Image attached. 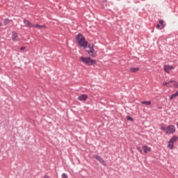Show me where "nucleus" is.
Listing matches in <instances>:
<instances>
[{
	"instance_id": "1",
	"label": "nucleus",
	"mask_w": 178,
	"mask_h": 178,
	"mask_svg": "<svg viewBox=\"0 0 178 178\" xmlns=\"http://www.w3.org/2000/svg\"><path fill=\"white\" fill-rule=\"evenodd\" d=\"M76 41L81 48H84V49L88 48V42L86 40V38L81 33H79L76 35Z\"/></svg>"
},
{
	"instance_id": "2",
	"label": "nucleus",
	"mask_w": 178,
	"mask_h": 178,
	"mask_svg": "<svg viewBox=\"0 0 178 178\" xmlns=\"http://www.w3.org/2000/svg\"><path fill=\"white\" fill-rule=\"evenodd\" d=\"M80 60L83 62L85 65H88V66H94L97 65V60L91 59L90 57H83L80 58Z\"/></svg>"
},
{
	"instance_id": "3",
	"label": "nucleus",
	"mask_w": 178,
	"mask_h": 178,
	"mask_svg": "<svg viewBox=\"0 0 178 178\" xmlns=\"http://www.w3.org/2000/svg\"><path fill=\"white\" fill-rule=\"evenodd\" d=\"M174 133H176V127H175V125H169L167 127L165 134H174Z\"/></svg>"
},
{
	"instance_id": "4",
	"label": "nucleus",
	"mask_w": 178,
	"mask_h": 178,
	"mask_svg": "<svg viewBox=\"0 0 178 178\" xmlns=\"http://www.w3.org/2000/svg\"><path fill=\"white\" fill-rule=\"evenodd\" d=\"M93 158H95V159H97V161H98L99 163H101L102 165H103L104 166H106V162H105V160H104V159H102V157H101V156L95 154L93 156Z\"/></svg>"
},
{
	"instance_id": "5",
	"label": "nucleus",
	"mask_w": 178,
	"mask_h": 178,
	"mask_svg": "<svg viewBox=\"0 0 178 178\" xmlns=\"http://www.w3.org/2000/svg\"><path fill=\"white\" fill-rule=\"evenodd\" d=\"M86 52H88V55H90L92 58H95V56H97V54H94V44H92L90 50H86Z\"/></svg>"
},
{
	"instance_id": "6",
	"label": "nucleus",
	"mask_w": 178,
	"mask_h": 178,
	"mask_svg": "<svg viewBox=\"0 0 178 178\" xmlns=\"http://www.w3.org/2000/svg\"><path fill=\"white\" fill-rule=\"evenodd\" d=\"M11 38L13 41H19V34L16 31H13L11 35Z\"/></svg>"
},
{
	"instance_id": "7",
	"label": "nucleus",
	"mask_w": 178,
	"mask_h": 178,
	"mask_svg": "<svg viewBox=\"0 0 178 178\" xmlns=\"http://www.w3.org/2000/svg\"><path fill=\"white\" fill-rule=\"evenodd\" d=\"M78 101H87V99H88V95H86V94H82L81 95H79L77 98Z\"/></svg>"
},
{
	"instance_id": "8",
	"label": "nucleus",
	"mask_w": 178,
	"mask_h": 178,
	"mask_svg": "<svg viewBox=\"0 0 178 178\" xmlns=\"http://www.w3.org/2000/svg\"><path fill=\"white\" fill-rule=\"evenodd\" d=\"M164 71L165 72V73H170V70H173V69H175V67L172 66V65H164L163 67Z\"/></svg>"
},
{
	"instance_id": "9",
	"label": "nucleus",
	"mask_w": 178,
	"mask_h": 178,
	"mask_svg": "<svg viewBox=\"0 0 178 178\" xmlns=\"http://www.w3.org/2000/svg\"><path fill=\"white\" fill-rule=\"evenodd\" d=\"M24 24H25V26L29 29L33 28V24H31V22H30V21L24 19Z\"/></svg>"
},
{
	"instance_id": "10",
	"label": "nucleus",
	"mask_w": 178,
	"mask_h": 178,
	"mask_svg": "<svg viewBox=\"0 0 178 178\" xmlns=\"http://www.w3.org/2000/svg\"><path fill=\"white\" fill-rule=\"evenodd\" d=\"M45 27H46L45 25H40L38 24H33V26H32L33 29H39V30H41L42 29H45Z\"/></svg>"
},
{
	"instance_id": "11",
	"label": "nucleus",
	"mask_w": 178,
	"mask_h": 178,
	"mask_svg": "<svg viewBox=\"0 0 178 178\" xmlns=\"http://www.w3.org/2000/svg\"><path fill=\"white\" fill-rule=\"evenodd\" d=\"M143 152H145V154H147L148 152H151V147H149L147 145H144L143 147Z\"/></svg>"
},
{
	"instance_id": "12",
	"label": "nucleus",
	"mask_w": 178,
	"mask_h": 178,
	"mask_svg": "<svg viewBox=\"0 0 178 178\" xmlns=\"http://www.w3.org/2000/svg\"><path fill=\"white\" fill-rule=\"evenodd\" d=\"M138 70H140L139 67H131L130 68V72H131V73H137V72H138Z\"/></svg>"
},
{
	"instance_id": "13",
	"label": "nucleus",
	"mask_w": 178,
	"mask_h": 178,
	"mask_svg": "<svg viewBox=\"0 0 178 178\" xmlns=\"http://www.w3.org/2000/svg\"><path fill=\"white\" fill-rule=\"evenodd\" d=\"M177 95H178V90H177L175 93L171 95L169 97V99H170V100L175 99V98H176V97H177Z\"/></svg>"
},
{
	"instance_id": "14",
	"label": "nucleus",
	"mask_w": 178,
	"mask_h": 178,
	"mask_svg": "<svg viewBox=\"0 0 178 178\" xmlns=\"http://www.w3.org/2000/svg\"><path fill=\"white\" fill-rule=\"evenodd\" d=\"M177 140H178V136H172V138L170 139V142L172 143V144H173L174 143H176V141H177Z\"/></svg>"
},
{
	"instance_id": "15",
	"label": "nucleus",
	"mask_w": 178,
	"mask_h": 178,
	"mask_svg": "<svg viewBox=\"0 0 178 178\" xmlns=\"http://www.w3.org/2000/svg\"><path fill=\"white\" fill-rule=\"evenodd\" d=\"M168 148H169L170 149H173L174 148L173 143H170V140H169L168 143Z\"/></svg>"
},
{
	"instance_id": "16",
	"label": "nucleus",
	"mask_w": 178,
	"mask_h": 178,
	"mask_svg": "<svg viewBox=\"0 0 178 178\" xmlns=\"http://www.w3.org/2000/svg\"><path fill=\"white\" fill-rule=\"evenodd\" d=\"M159 127H160V130H161V131H165L166 132V127H163V124H159Z\"/></svg>"
},
{
	"instance_id": "17",
	"label": "nucleus",
	"mask_w": 178,
	"mask_h": 178,
	"mask_svg": "<svg viewBox=\"0 0 178 178\" xmlns=\"http://www.w3.org/2000/svg\"><path fill=\"white\" fill-rule=\"evenodd\" d=\"M159 23L161 26V30H162V29H165V24H163V19H160Z\"/></svg>"
},
{
	"instance_id": "18",
	"label": "nucleus",
	"mask_w": 178,
	"mask_h": 178,
	"mask_svg": "<svg viewBox=\"0 0 178 178\" xmlns=\"http://www.w3.org/2000/svg\"><path fill=\"white\" fill-rule=\"evenodd\" d=\"M141 104L142 105H151V101H143Z\"/></svg>"
},
{
	"instance_id": "19",
	"label": "nucleus",
	"mask_w": 178,
	"mask_h": 178,
	"mask_svg": "<svg viewBox=\"0 0 178 178\" xmlns=\"http://www.w3.org/2000/svg\"><path fill=\"white\" fill-rule=\"evenodd\" d=\"M3 23H4V25H5V26H7V24H9V23H10V20H9V19H8V18H6V19H4Z\"/></svg>"
},
{
	"instance_id": "20",
	"label": "nucleus",
	"mask_w": 178,
	"mask_h": 178,
	"mask_svg": "<svg viewBox=\"0 0 178 178\" xmlns=\"http://www.w3.org/2000/svg\"><path fill=\"white\" fill-rule=\"evenodd\" d=\"M173 87L175 88H178V82L177 81H175L174 84H173Z\"/></svg>"
},
{
	"instance_id": "21",
	"label": "nucleus",
	"mask_w": 178,
	"mask_h": 178,
	"mask_svg": "<svg viewBox=\"0 0 178 178\" xmlns=\"http://www.w3.org/2000/svg\"><path fill=\"white\" fill-rule=\"evenodd\" d=\"M136 149L137 151H138V152H140V154H143V150L141 149V148H140L139 146L136 147Z\"/></svg>"
},
{
	"instance_id": "22",
	"label": "nucleus",
	"mask_w": 178,
	"mask_h": 178,
	"mask_svg": "<svg viewBox=\"0 0 178 178\" xmlns=\"http://www.w3.org/2000/svg\"><path fill=\"white\" fill-rule=\"evenodd\" d=\"M127 120H129V121H131V122H133V118H131V116H129V115H127Z\"/></svg>"
},
{
	"instance_id": "23",
	"label": "nucleus",
	"mask_w": 178,
	"mask_h": 178,
	"mask_svg": "<svg viewBox=\"0 0 178 178\" xmlns=\"http://www.w3.org/2000/svg\"><path fill=\"white\" fill-rule=\"evenodd\" d=\"M62 178H67V175H66V173H63Z\"/></svg>"
},
{
	"instance_id": "24",
	"label": "nucleus",
	"mask_w": 178,
	"mask_h": 178,
	"mask_svg": "<svg viewBox=\"0 0 178 178\" xmlns=\"http://www.w3.org/2000/svg\"><path fill=\"white\" fill-rule=\"evenodd\" d=\"M166 83H167V86H168V84H170V83H175V80H170V81L166 82Z\"/></svg>"
},
{
	"instance_id": "25",
	"label": "nucleus",
	"mask_w": 178,
	"mask_h": 178,
	"mask_svg": "<svg viewBox=\"0 0 178 178\" xmlns=\"http://www.w3.org/2000/svg\"><path fill=\"white\" fill-rule=\"evenodd\" d=\"M25 49H26V47H22L19 49V51H24Z\"/></svg>"
},
{
	"instance_id": "26",
	"label": "nucleus",
	"mask_w": 178,
	"mask_h": 178,
	"mask_svg": "<svg viewBox=\"0 0 178 178\" xmlns=\"http://www.w3.org/2000/svg\"><path fill=\"white\" fill-rule=\"evenodd\" d=\"M163 87H166V86H168V83L166 82L163 83Z\"/></svg>"
},
{
	"instance_id": "27",
	"label": "nucleus",
	"mask_w": 178,
	"mask_h": 178,
	"mask_svg": "<svg viewBox=\"0 0 178 178\" xmlns=\"http://www.w3.org/2000/svg\"><path fill=\"white\" fill-rule=\"evenodd\" d=\"M156 29H160V30H161V25L159 24H158L156 25Z\"/></svg>"
},
{
	"instance_id": "28",
	"label": "nucleus",
	"mask_w": 178,
	"mask_h": 178,
	"mask_svg": "<svg viewBox=\"0 0 178 178\" xmlns=\"http://www.w3.org/2000/svg\"><path fill=\"white\" fill-rule=\"evenodd\" d=\"M43 178H49V176L47 175H44Z\"/></svg>"
},
{
	"instance_id": "29",
	"label": "nucleus",
	"mask_w": 178,
	"mask_h": 178,
	"mask_svg": "<svg viewBox=\"0 0 178 178\" xmlns=\"http://www.w3.org/2000/svg\"><path fill=\"white\" fill-rule=\"evenodd\" d=\"M92 47V45H88V47L89 49H91V47Z\"/></svg>"
},
{
	"instance_id": "30",
	"label": "nucleus",
	"mask_w": 178,
	"mask_h": 178,
	"mask_svg": "<svg viewBox=\"0 0 178 178\" xmlns=\"http://www.w3.org/2000/svg\"><path fill=\"white\" fill-rule=\"evenodd\" d=\"M102 9H105V6L104 4L102 5Z\"/></svg>"
},
{
	"instance_id": "31",
	"label": "nucleus",
	"mask_w": 178,
	"mask_h": 178,
	"mask_svg": "<svg viewBox=\"0 0 178 178\" xmlns=\"http://www.w3.org/2000/svg\"><path fill=\"white\" fill-rule=\"evenodd\" d=\"M158 109H162V106H159Z\"/></svg>"
},
{
	"instance_id": "32",
	"label": "nucleus",
	"mask_w": 178,
	"mask_h": 178,
	"mask_svg": "<svg viewBox=\"0 0 178 178\" xmlns=\"http://www.w3.org/2000/svg\"><path fill=\"white\" fill-rule=\"evenodd\" d=\"M2 26V22H0V27Z\"/></svg>"
},
{
	"instance_id": "33",
	"label": "nucleus",
	"mask_w": 178,
	"mask_h": 178,
	"mask_svg": "<svg viewBox=\"0 0 178 178\" xmlns=\"http://www.w3.org/2000/svg\"><path fill=\"white\" fill-rule=\"evenodd\" d=\"M177 126L178 127V122H177Z\"/></svg>"
},
{
	"instance_id": "34",
	"label": "nucleus",
	"mask_w": 178,
	"mask_h": 178,
	"mask_svg": "<svg viewBox=\"0 0 178 178\" xmlns=\"http://www.w3.org/2000/svg\"><path fill=\"white\" fill-rule=\"evenodd\" d=\"M0 70H2V68L0 67Z\"/></svg>"
}]
</instances>
